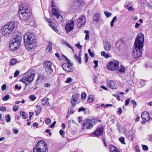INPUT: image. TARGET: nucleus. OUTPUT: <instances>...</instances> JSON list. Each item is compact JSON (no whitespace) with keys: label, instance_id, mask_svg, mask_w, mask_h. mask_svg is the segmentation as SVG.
Segmentation results:
<instances>
[{"label":"nucleus","instance_id":"44","mask_svg":"<svg viewBox=\"0 0 152 152\" xmlns=\"http://www.w3.org/2000/svg\"><path fill=\"white\" fill-rule=\"evenodd\" d=\"M10 96L7 95L4 96L2 98V100L4 101H7L10 98Z\"/></svg>","mask_w":152,"mask_h":152},{"label":"nucleus","instance_id":"27","mask_svg":"<svg viewBox=\"0 0 152 152\" xmlns=\"http://www.w3.org/2000/svg\"><path fill=\"white\" fill-rule=\"evenodd\" d=\"M52 47V44L51 43L49 42L48 45L46 49V51L47 53H51Z\"/></svg>","mask_w":152,"mask_h":152},{"label":"nucleus","instance_id":"14","mask_svg":"<svg viewBox=\"0 0 152 152\" xmlns=\"http://www.w3.org/2000/svg\"><path fill=\"white\" fill-rule=\"evenodd\" d=\"M69 22L66 24L65 27V30L67 33L73 29L74 26V21L73 20L71 19Z\"/></svg>","mask_w":152,"mask_h":152},{"label":"nucleus","instance_id":"50","mask_svg":"<svg viewBox=\"0 0 152 152\" xmlns=\"http://www.w3.org/2000/svg\"><path fill=\"white\" fill-rule=\"evenodd\" d=\"M72 80L73 79L70 77H68L66 81V83H69L71 82H72Z\"/></svg>","mask_w":152,"mask_h":152},{"label":"nucleus","instance_id":"1","mask_svg":"<svg viewBox=\"0 0 152 152\" xmlns=\"http://www.w3.org/2000/svg\"><path fill=\"white\" fill-rule=\"evenodd\" d=\"M23 40L26 48L30 50L36 46L37 40L35 35L32 33L28 32L23 37Z\"/></svg>","mask_w":152,"mask_h":152},{"label":"nucleus","instance_id":"30","mask_svg":"<svg viewBox=\"0 0 152 152\" xmlns=\"http://www.w3.org/2000/svg\"><path fill=\"white\" fill-rule=\"evenodd\" d=\"M77 3H78L80 6L84 5L85 4V2L83 0H74L73 2L74 4L75 5Z\"/></svg>","mask_w":152,"mask_h":152},{"label":"nucleus","instance_id":"12","mask_svg":"<svg viewBox=\"0 0 152 152\" xmlns=\"http://www.w3.org/2000/svg\"><path fill=\"white\" fill-rule=\"evenodd\" d=\"M86 18L85 16H82L78 18L77 24L79 28L83 27L85 24L86 23Z\"/></svg>","mask_w":152,"mask_h":152},{"label":"nucleus","instance_id":"51","mask_svg":"<svg viewBox=\"0 0 152 152\" xmlns=\"http://www.w3.org/2000/svg\"><path fill=\"white\" fill-rule=\"evenodd\" d=\"M75 46L78 48L80 50H81L82 48V46L80 45L79 43L75 45Z\"/></svg>","mask_w":152,"mask_h":152},{"label":"nucleus","instance_id":"19","mask_svg":"<svg viewBox=\"0 0 152 152\" xmlns=\"http://www.w3.org/2000/svg\"><path fill=\"white\" fill-rule=\"evenodd\" d=\"M53 18L56 23H61L63 21V18L61 14L54 17Z\"/></svg>","mask_w":152,"mask_h":152},{"label":"nucleus","instance_id":"49","mask_svg":"<svg viewBox=\"0 0 152 152\" xmlns=\"http://www.w3.org/2000/svg\"><path fill=\"white\" fill-rule=\"evenodd\" d=\"M59 133L61 136L62 137H64L65 135V132L62 129H61L59 131Z\"/></svg>","mask_w":152,"mask_h":152},{"label":"nucleus","instance_id":"36","mask_svg":"<svg viewBox=\"0 0 152 152\" xmlns=\"http://www.w3.org/2000/svg\"><path fill=\"white\" fill-rule=\"evenodd\" d=\"M94 100V99L92 96H89L87 99L88 102L89 103L92 102Z\"/></svg>","mask_w":152,"mask_h":152},{"label":"nucleus","instance_id":"41","mask_svg":"<svg viewBox=\"0 0 152 152\" xmlns=\"http://www.w3.org/2000/svg\"><path fill=\"white\" fill-rule=\"evenodd\" d=\"M128 138L129 140L132 141L134 138V134H130L128 136Z\"/></svg>","mask_w":152,"mask_h":152},{"label":"nucleus","instance_id":"54","mask_svg":"<svg viewBox=\"0 0 152 152\" xmlns=\"http://www.w3.org/2000/svg\"><path fill=\"white\" fill-rule=\"evenodd\" d=\"M104 14H105V15L106 16V17L107 18H108L112 15V14L110 12H104Z\"/></svg>","mask_w":152,"mask_h":152},{"label":"nucleus","instance_id":"20","mask_svg":"<svg viewBox=\"0 0 152 152\" xmlns=\"http://www.w3.org/2000/svg\"><path fill=\"white\" fill-rule=\"evenodd\" d=\"M104 48L106 51H109L110 50V45L108 41H105L104 43Z\"/></svg>","mask_w":152,"mask_h":152},{"label":"nucleus","instance_id":"17","mask_svg":"<svg viewBox=\"0 0 152 152\" xmlns=\"http://www.w3.org/2000/svg\"><path fill=\"white\" fill-rule=\"evenodd\" d=\"M29 10L27 6L23 3H21L19 6L18 14L23 12L29 11Z\"/></svg>","mask_w":152,"mask_h":152},{"label":"nucleus","instance_id":"23","mask_svg":"<svg viewBox=\"0 0 152 152\" xmlns=\"http://www.w3.org/2000/svg\"><path fill=\"white\" fill-rule=\"evenodd\" d=\"M107 83L108 86L110 88L114 89L115 88V86L114 83V82L112 80L107 81Z\"/></svg>","mask_w":152,"mask_h":152},{"label":"nucleus","instance_id":"39","mask_svg":"<svg viewBox=\"0 0 152 152\" xmlns=\"http://www.w3.org/2000/svg\"><path fill=\"white\" fill-rule=\"evenodd\" d=\"M6 121L8 123L10 122L11 121V117L9 114H7L6 115Z\"/></svg>","mask_w":152,"mask_h":152},{"label":"nucleus","instance_id":"48","mask_svg":"<svg viewBox=\"0 0 152 152\" xmlns=\"http://www.w3.org/2000/svg\"><path fill=\"white\" fill-rule=\"evenodd\" d=\"M19 109V106L18 105H15L13 107L12 110L14 111H16Z\"/></svg>","mask_w":152,"mask_h":152},{"label":"nucleus","instance_id":"56","mask_svg":"<svg viewBox=\"0 0 152 152\" xmlns=\"http://www.w3.org/2000/svg\"><path fill=\"white\" fill-rule=\"evenodd\" d=\"M140 83L142 86H144L145 85V82L143 80H141Z\"/></svg>","mask_w":152,"mask_h":152},{"label":"nucleus","instance_id":"38","mask_svg":"<svg viewBox=\"0 0 152 152\" xmlns=\"http://www.w3.org/2000/svg\"><path fill=\"white\" fill-rule=\"evenodd\" d=\"M64 44L66 45L69 48H70L72 51H74V49L73 48V47L71 45V44L69 43L68 42H66L64 43Z\"/></svg>","mask_w":152,"mask_h":152},{"label":"nucleus","instance_id":"58","mask_svg":"<svg viewBox=\"0 0 152 152\" xmlns=\"http://www.w3.org/2000/svg\"><path fill=\"white\" fill-rule=\"evenodd\" d=\"M118 111L117 112V113L119 115L121 114L122 113L121 108V107H119L118 108Z\"/></svg>","mask_w":152,"mask_h":152},{"label":"nucleus","instance_id":"55","mask_svg":"<svg viewBox=\"0 0 152 152\" xmlns=\"http://www.w3.org/2000/svg\"><path fill=\"white\" fill-rule=\"evenodd\" d=\"M20 72L18 70H16L14 74V77H16L18 76Z\"/></svg>","mask_w":152,"mask_h":152},{"label":"nucleus","instance_id":"64","mask_svg":"<svg viewBox=\"0 0 152 152\" xmlns=\"http://www.w3.org/2000/svg\"><path fill=\"white\" fill-rule=\"evenodd\" d=\"M131 102L132 104L134 106V107H136L137 106V103L134 100H132L131 101Z\"/></svg>","mask_w":152,"mask_h":152},{"label":"nucleus","instance_id":"32","mask_svg":"<svg viewBox=\"0 0 152 152\" xmlns=\"http://www.w3.org/2000/svg\"><path fill=\"white\" fill-rule=\"evenodd\" d=\"M125 70V68L123 65H121L118 69V71L121 73H123L124 72Z\"/></svg>","mask_w":152,"mask_h":152},{"label":"nucleus","instance_id":"47","mask_svg":"<svg viewBox=\"0 0 152 152\" xmlns=\"http://www.w3.org/2000/svg\"><path fill=\"white\" fill-rule=\"evenodd\" d=\"M51 28L53 30V31L56 32H58V29L56 25H54Z\"/></svg>","mask_w":152,"mask_h":152},{"label":"nucleus","instance_id":"63","mask_svg":"<svg viewBox=\"0 0 152 152\" xmlns=\"http://www.w3.org/2000/svg\"><path fill=\"white\" fill-rule=\"evenodd\" d=\"M130 101V99H128L125 101V106L127 105L129 103V102Z\"/></svg>","mask_w":152,"mask_h":152},{"label":"nucleus","instance_id":"46","mask_svg":"<svg viewBox=\"0 0 152 152\" xmlns=\"http://www.w3.org/2000/svg\"><path fill=\"white\" fill-rule=\"evenodd\" d=\"M86 94L85 93H82L81 94V97L82 99H85L86 98Z\"/></svg>","mask_w":152,"mask_h":152},{"label":"nucleus","instance_id":"35","mask_svg":"<svg viewBox=\"0 0 152 152\" xmlns=\"http://www.w3.org/2000/svg\"><path fill=\"white\" fill-rule=\"evenodd\" d=\"M16 60L14 58H12L10 61V62L9 65H13L17 63Z\"/></svg>","mask_w":152,"mask_h":152},{"label":"nucleus","instance_id":"21","mask_svg":"<svg viewBox=\"0 0 152 152\" xmlns=\"http://www.w3.org/2000/svg\"><path fill=\"white\" fill-rule=\"evenodd\" d=\"M109 147L110 152H120L117 148L113 145H109Z\"/></svg>","mask_w":152,"mask_h":152},{"label":"nucleus","instance_id":"60","mask_svg":"<svg viewBox=\"0 0 152 152\" xmlns=\"http://www.w3.org/2000/svg\"><path fill=\"white\" fill-rule=\"evenodd\" d=\"M85 63H86L88 60V55L87 54H85Z\"/></svg>","mask_w":152,"mask_h":152},{"label":"nucleus","instance_id":"8","mask_svg":"<svg viewBox=\"0 0 152 152\" xmlns=\"http://www.w3.org/2000/svg\"><path fill=\"white\" fill-rule=\"evenodd\" d=\"M52 64L50 61H46L44 64V67L47 75H50L53 72V69L52 68Z\"/></svg>","mask_w":152,"mask_h":152},{"label":"nucleus","instance_id":"62","mask_svg":"<svg viewBox=\"0 0 152 152\" xmlns=\"http://www.w3.org/2000/svg\"><path fill=\"white\" fill-rule=\"evenodd\" d=\"M6 84H4L1 86V89L3 91H4L6 89Z\"/></svg>","mask_w":152,"mask_h":152},{"label":"nucleus","instance_id":"5","mask_svg":"<svg viewBox=\"0 0 152 152\" xmlns=\"http://www.w3.org/2000/svg\"><path fill=\"white\" fill-rule=\"evenodd\" d=\"M48 146L46 142L40 140L37 143L36 148L33 149V152H48Z\"/></svg>","mask_w":152,"mask_h":152},{"label":"nucleus","instance_id":"42","mask_svg":"<svg viewBox=\"0 0 152 152\" xmlns=\"http://www.w3.org/2000/svg\"><path fill=\"white\" fill-rule=\"evenodd\" d=\"M46 124L47 125L51 123V120L49 118H46L45 120Z\"/></svg>","mask_w":152,"mask_h":152},{"label":"nucleus","instance_id":"16","mask_svg":"<svg viewBox=\"0 0 152 152\" xmlns=\"http://www.w3.org/2000/svg\"><path fill=\"white\" fill-rule=\"evenodd\" d=\"M142 47H140L139 48V46H137V48H134L136 51H133L132 53V56L134 58H138L141 56L142 53Z\"/></svg>","mask_w":152,"mask_h":152},{"label":"nucleus","instance_id":"22","mask_svg":"<svg viewBox=\"0 0 152 152\" xmlns=\"http://www.w3.org/2000/svg\"><path fill=\"white\" fill-rule=\"evenodd\" d=\"M52 16L53 18L54 17L59 15L60 13L59 10L57 8H52Z\"/></svg>","mask_w":152,"mask_h":152},{"label":"nucleus","instance_id":"28","mask_svg":"<svg viewBox=\"0 0 152 152\" xmlns=\"http://www.w3.org/2000/svg\"><path fill=\"white\" fill-rule=\"evenodd\" d=\"M49 99L48 98L46 97H45L44 98L42 99V105H47L48 104H49L48 102Z\"/></svg>","mask_w":152,"mask_h":152},{"label":"nucleus","instance_id":"57","mask_svg":"<svg viewBox=\"0 0 152 152\" xmlns=\"http://www.w3.org/2000/svg\"><path fill=\"white\" fill-rule=\"evenodd\" d=\"M6 109L5 107L4 106L0 107V110L3 112H4L6 111Z\"/></svg>","mask_w":152,"mask_h":152},{"label":"nucleus","instance_id":"18","mask_svg":"<svg viewBox=\"0 0 152 152\" xmlns=\"http://www.w3.org/2000/svg\"><path fill=\"white\" fill-rule=\"evenodd\" d=\"M141 118L143 121H147L150 118L149 113L146 111L143 112L141 114Z\"/></svg>","mask_w":152,"mask_h":152},{"label":"nucleus","instance_id":"53","mask_svg":"<svg viewBox=\"0 0 152 152\" xmlns=\"http://www.w3.org/2000/svg\"><path fill=\"white\" fill-rule=\"evenodd\" d=\"M93 62L95 64L94 68H96L98 66V61L97 60H95L93 61Z\"/></svg>","mask_w":152,"mask_h":152},{"label":"nucleus","instance_id":"34","mask_svg":"<svg viewBox=\"0 0 152 152\" xmlns=\"http://www.w3.org/2000/svg\"><path fill=\"white\" fill-rule=\"evenodd\" d=\"M84 33L86 34V35L85 36V39L86 40H88L89 39V31L88 30H85L84 31Z\"/></svg>","mask_w":152,"mask_h":152},{"label":"nucleus","instance_id":"9","mask_svg":"<svg viewBox=\"0 0 152 152\" xmlns=\"http://www.w3.org/2000/svg\"><path fill=\"white\" fill-rule=\"evenodd\" d=\"M104 127L103 126H98L95 131L92 133L93 136L99 137L102 136L104 131Z\"/></svg>","mask_w":152,"mask_h":152},{"label":"nucleus","instance_id":"26","mask_svg":"<svg viewBox=\"0 0 152 152\" xmlns=\"http://www.w3.org/2000/svg\"><path fill=\"white\" fill-rule=\"evenodd\" d=\"M36 109V110H35V112L36 113V115H38L41 112L42 108L40 106L37 105Z\"/></svg>","mask_w":152,"mask_h":152},{"label":"nucleus","instance_id":"29","mask_svg":"<svg viewBox=\"0 0 152 152\" xmlns=\"http://www.w3.org/2000/svg\"><path fill=\"white\" fill-rule=\"evenodd\" d=\"M74 58L77 61H78L80 64L81 63V54L80 53L79 54L78 56L77 54H75L74 56Z\"/></svg>","mask_w":152,"mask_h":152},{"label":"nucleus","instance_id":"11","mask_svg":"<svg viewBox=\"0 0 152 152\" xmlns=\"http://www.w3.org/2000/svg\"><path fill=\"white\" fill-rule=\"evenodd\" d=\"M80 98V94L78 93H75L72 96L70 102L73 107H75L77 104L79 103L78 101Z\"/></svg>","mask_w":152,"mask_h":152},{"label":"nucleus","instance_id":"24","mask_svg":"<svg viewBox=\"0 0 152 152\" xmlns=\"http://www.w3.org/2000/svg\"><path fill=\"white\" fill-rule=\"evenodd\" d=\"M45 21L48 23V26L52 28L54 25H55V23L51 20L46 17L45 18Z\"/></svg>","mask_w":152,"mask_h":152},{"label":"nucleus","instance_id":"4","mask_svg":"<svg viewBox=\"0 0 152 152\" xmlns=\"http://www.w3.org/2000/svg\"><path fill=\"white\" fill-rule=\"evenodd\" d=\"M21 41L20 36L18 35H15L10 42L9 46L10 50L15 51L18 49L20 46Z\"/></svg>","mask_w":152,"mask_h":152},{"label":"nucleus","instance_id":"25","mask_svg":"<svg viewBox=\"0 0 152 152\" xmlns=\"http://www.w3.org/2000/svg\"><path fill=\"white\" fill-rule=\"evenodd\" d=\"M91 123L93 124V125L96 124L98 121V118L97 117H93L90 119H88Z\"/></svg>","mask_w":152,"mask_h":152},{"label":"nucleus","instance_id":"7","mask_svg":"<svg viewBox=\"0 0 152 152\" xmlns=\"http://www.w3.org/2000/svg\"><path fill=\"white\" fill-rule=\"evenodd\" d=\"M119 63L116 60H113L110 61L107 65V69L110 71L117 70L119 67Z\"/></svg>","mask_w":152,"mask_h":152},{"label":"nucleus","instance_id":"15","mask_svg":"<svg viewBox=\"0 0 152 152\" xmlns=\"http://www.w3.org/2000/svg\"><path fill=\"white\" fill-rule=\"evenodd\" d=\"M93 126V124L90 122L88 119H86L84 121L82 125V129H90Z\"/></svg>","mask_w":152,"mask_h":152},{"label":"nucleus","instance_id":"6","mask_svg":"<svg viewBox=\"0 0 152 152\" xmlns=\"http://www.w3.org/2000/svg\"><path fill=\"white\" fill-rule=\"evenodd\" d=\"M144 35L142 34L139 33L138 34L135 41L134 45V48H137V46H139V48L140 47H142L144 40Z\"/></svg>","mask_w":152,"mask_h":152},{"label":"nucleus","instance_id":"43","mask_svg":"<svg viewBox=\"0 0 152 152\" xmlns=\"http://www.w3.org/2000/svg\"><path fill=\"white\" fill-rule=\"evenodd\" d=\"M68 112H69L70 114H72L74 113V111L72 109V106L69 107Z\"/></svg>","mask_w":152,"mask_h":152},{"label":"nucleus","instance_id":"61","mask_svg":"<svg viewBox=\"0 0 152 152\" xmlns=\"http://www.w3.org/2000/svg\"><path fill=\"white\" fill-rule=\"evenodd\" d=\"M113 95V96L115 97L118 101H120V97L118 95L114 94Z\"/></svg>","mask_w":152,"mask_h":152},{"label":"nucleus","instance_id":"10","mask_svg":"<svg viewBox=\"0 0 152 152\" xmlns=\"http://www.w3.org/2000/svg\"><path fill=\"white\" fill-rule=\"evenodd\" d=\"M19 16L20 20L26 21L28 20L30 18L31 14L30 11L23 12L18 13Z\"/></svg>","mask_w":152,"mask_h":152},{"label":"nucleus","instance_id":"13","mask_svg":"<svg viewBox=\"0 0 152 152\" xmlns=\"http://www.w3.org/2000/svg\"><path fill=\"white\" fill-rule=\"evenodd\" d=\"M72 64L69 61L68 64L64 63L62 64V67L63 69L67 72H72L73 71V69L71 68Z\"/></svg>","mask_w":152,"mask_h":152},{"label":"nucleus","instance_id":"40","mask_svg":"<svg viewBox=\"0 0 152 152\" xmlns=\"http://www.w3.org/2000/svg\"><path fill=\"white\" fill-rule=\"evenodd\" d=\"M29 97L30 100L32 101L35 100L36 98V96H35V95L33 94L29 96Z\"/></svg>","mask_w":152,"mask_h":152},{"label":"nucleus","instance_id":"2","mask_svg":"<svg viewBox=\"0 0 152 152\" xmlns=\"http://www.w3.org/2000/svg\"><path fill=\"white\" fill-rule=\"evenodd\" d=\"M17 25V22H12L7 23L1 28V34L5 37L12 35L16 29Z\"/></svg>","mask_w":152,"mask_h":152},{"label":"nucleus","instance_id":"45","mask_svg":"<svg viewBox=\"0 0 152 152\" xmlns=\"http://www.w3.org/2000/svg\"><path fill=\"white\" fill-rule=\"evenodd\" d=\"M88 52L89 53V55L92 57H94V53L92 52L90 49L88 50Z\"/></svg>","mask_w":152,"mask_h":152},{"label":"nucleus","instance_id":"33","mask_svg":"<svg viewBox=\"0 0 152 152\" xmlns=\"http://www.w3.org/2000/svg\"><path fill=\"white\" fill-rule=\"evenodd\" d=\"M101 54L102 56H104L106 58H107L110 57V55L106 53L104 51L101 52Z\"/></svg>","mask_w":152,"mask_h":152},{"label":"nucleus","instance_id":"3","mask_svg":"<svg viewBox=\"0 0 152 152\" xmlns=\"http://www.w3.org/2000/svg\"><path fill=\"white\" fill-rule=\"evenodd\" d=\"M35 76L34 69H29L20 80V81L25 83L26 85H28L34 80Z\"/></svg>","mask_w":152,"mask_h":152},{"label":"nucleus","instance_id":"31","mask_svg":"<svg viewBox=\"0 0 152 152\" xmlns=\"http://www.w3.org/2000/svg\"><path fill=\"white\" fill-rule=\"evenodd\" d=\"M20 114L23 119H26L28 115V114L26 112L22 111H20Z\"/></svg>","mask_w":152,"mask_h":152},{"label":"nucleus","instance_id":"37","mask_svg":"<svg viewBox=\"0 0 152 152\" xmlns=\"http://www.w3.org/2000/svg\"><path fill=\"white\" fill-rule=\"evenodd\" d=\"M124 140V138L123 137H120L119 138V141L122 144H126Z\"/></svg>","mask_w":152,"mask_h":152},{"label":"nucleus","instance_id":"52","mask_svg":"<svg viewBox=\"0 0 152 152\" xmlns=\"http://www.w3.org/2000/svg\"><path fill=\"white\" fill-rule=\"evenodd\" d=\"M142 149L144 151H146L148 150V147L145 145H142Z\"/></svg>","mask_w":152,"mask_h":152},{"label":"nucleus","instance_id":"59","mask_svg":"<svg viewBox=\"0 0 152 152\" xmlns=\"http://www.w3.org/2000/svg\"><path fill=\"white\" fill-rule=\"evenodd\" d=\"M85 110H86V109L83 107H82L78 109V112H80L82 111H85Z\"/></svg>","mask_w":152,"mask_h":152}]
</instances>
